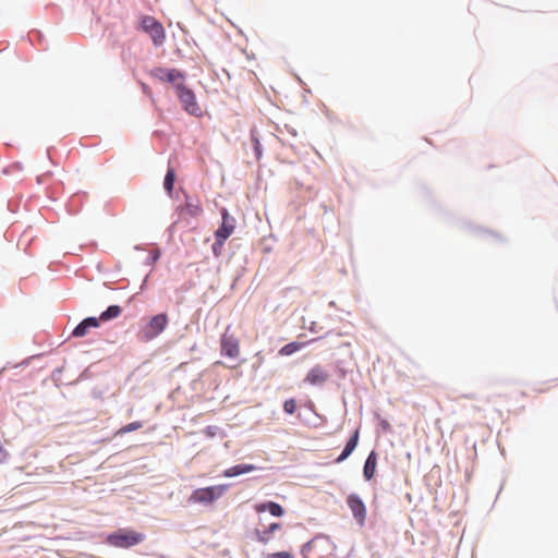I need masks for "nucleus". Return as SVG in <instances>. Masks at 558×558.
Instances as JSON below:
<instances>
[{
    "label": "nucleus",
    "mask_w": 558,
    "mask_h": 558,
    "mask_svg": "<svg viewBox=\"0 0 558 558\" xmlns=\"http://www.w3.org/2000/svg\"><path fill=\"white\" fill-rule=\"evenodd\" d=\"M251 140L254 145V151H255L256 158L259 159L262 156V146H260L259 140L254 133L251 135Z\"/></svg>",
    "instance_id": "b1692460"
},
{
    "label": "nucleus",
    "mask_w": 558,
    "mask_h": 558,
    "mask_svg": "<svg viewBox=\"0 0 558 558\" xmlns=\"http://www.w3.org/2000/svg\"><path fill=\"white\" fill-rule=\"evenodd\" d=\"M9 459L8 450L0 444V463L7 462Z\"/></svg>",
    "instance_id": "a878e982"
},
{
    "label": "nucleus",
    "mask_w": 558,
    "mask_h": 558,
    "mask_svg": "<svg viewBox=\"0 0 558 558\" xmlns=\"http://www.w3.org/2000/svg\"><path fill=\"white\" fill-rule=\"evenodd\" d=\"M328 378V372L323 366L315 365L308 371L304 381L312 386H319L326 383Z\"/></svg>",
    "instance_id": "9d476101"
},
{
    "label": "nucleus",
    "mask_w": 558,
    "mask_h": 558,
    "mask_svg": "<svg viewBox=\"0 0 558 558\" xmlns=\"http://www.w3.org/2000/svg\"><path fill=\"white\" fill-rule=\"evenodd\" d=\"M142 426H143L142 422H140V421H135V422L129 423V424H126L125 426L121 427V428L117 432V434H118V435H124V434H126V433H131V432H133V430H137V429L142 428Z\"/></svg>",
    "instance_id": "aec40b11"
},
{
    "label": "nucleus",
    "mask_w": 558,
    "mask_h": 558,
    "mask_svg": "<svg viewBox=\"0 0 558 558\" xmlns=\"http://www.w3.org/2000/svg\"><path fill=\"white\" fill-rule=\"evenodd\" d=\"M122 308L119 305H111L105 312H102L99 316V322H107L113 318H117L121 315Z\"/></svg>",
    "instance_id": "f3484780"
},
{
    "label": "nucleus",
    "mask_w": 558,
    "mask_h": 558,
    "mask_svg": "<svg viewBox=\"0 0 558 558\" xmlns=\"http://www.w3.org/2000/svg\"><path fill=\"white\" fill-rule=\"evenodd\" d=\"M359 442V429L354 432L351 438L348 440L341 454L335 460L336 463L343 462L356 448Z\"/></svg>",
    "instance_id": "ddd939ff"
},
{
    "label": "nucleus",
    "mask_w": 558,
    "mask_h": 558,
    "mask_svg": "<svg viewBox=\"0 0 558 558\" xmlns=\"http://www.w3.org/2000/svg\"><path fill=\"white\" fill-rule=\"evenodd\" d=\"M99 327V319L96 317H88L82 320L72 331V336L75 338L84 337L89 328Z\"/></svg>",
    "instance_id": "9b49d317"
},
{
    "label": "nucleus",
    "mask_w": 558,
    "mask_h": 558,
    "mask_svg": "<svg viewBox=\"0 0 558 558\" xmlns=\"http://www.w3.org/2000/svg\"><path fill=\"white\" fill-rule=\"evenodd\" d=\"M347 504L357 523L363 525L366 519V507L362 499L357 495L351 494L347 498Z\"/></svg>",
    "instance_id": "6e6552de"
},
{
    "label": "nucleus",
    "mask_w": 558,
    "mask_h": 558,
    "mask_svg": "<svg viewBox=\"0 0 558 558\" xmlns=\"http://www.w3.org/2000/svg\"><path fill=\"white\" fill-rule=\"evenodd\" d=\"M306 343L304 342H290L286 345H283L280 351H279V354L280 355H291L293 354L294 352L301 350L302 348L305 347Z\"/></svg>",
    "instance_id": "a211bd4d"
},
{
    "label": "nucleus",
    "mask_w": 558,
    "mask_h": 558,
    "mask_svg": "<svg viewBox=\"0 0 558 558\" xmlns=\"http://www.w3.org/2000/svg\"><path fill=\"white\" fill-rule=\"evenodd\" d=\"M255 510L256 512H264V511H268L267 509V502H264V504H258L255 506Z\"/></svg>",
    "instance_id": "cd10ccee"
},
{
    "label": "nucleus",
    "mask_w": 558,
    "mask_h": 558,
    "mask_svg": "<svg viewBox=\"0 0 558 558\" xmlns=\"http://www.w3.org/2000/svg\"><path fill=\"white\" fill-rule=\"evenodd\" d=\"M376 464H377V454L375 451H372L366 461H365V464H364V469H363V474H364V477L369 481L374 477V474H375V470H376Z\"/></svg>",
    "instance_id": "dca6fc26"
},
{
    "label": "nucleus",
    "mask_w": 558,
    "mask_h": 558,
    "mask_svg": "<svg viewBox=\"0 0 558 558\" xmlns=\"http://www.w3.org/2000/svg\"><path fill=\"white\" fill-rule=\"evenodd\" d=\"M168 325V316L165 313L153 316L149 322L143 326L138 337L143 341H150L160 335Z\"/></svg>",
    "instance_id": "7ed1b4c3"
},
{
    "label": "nucleus",
    "mask_w": 558,
    "mask_h": 558,
    "mask_svg": "<svg viewBox=\"0 0 558 558\" xmlns=\"http://www.w3.org/2000/svg\"><path fill=\"white\" fill-rule=\"evenodd\" d=\"M257 468L254 464H238L231 466L223 472L225 477H234L241 474H245L255 471Z\"/></svg>",
    "instance_id": "4468645a"
},
{
    "label": "nucleus",
    "mask_w": 558,
    "mask_h": 558,
    "mask_svg": "<svg viewBox=\"0 0 558 558\" xmlns=\"http://www.w3.org/2000/svg\"><path fill=\"white\" fill-rule=\"evenodd\" d=\"M221 226L215 232L216 242L213 245L215 253L218 248L223 246L226 240L233 233L235 229L234 218L229 215V211L226 208L221 209Z\"/></svg>",
    "instance_id": "39448f33"
},
{
    "label": "nucleus",
    "mask_w": 558,
    "mask_h": 558,
    "mask_svg": "<svg viewBox=\"0 0 558 558\" xmlns=\"http://www.w3.org/2000/svg\"><path fill=\"white\" fill-rule=\"evenodd\" d=\"M267 529L272 534L274 532H276V531L281 529V524L275 522V523H271Z\"/></svg>",
    "instance_id": "bb28decb"
},
{
    "label": "nucleus",
    "mask_w": 558,
    "mask_h": 558,
    "mask_svg": "<svg viewBox=\"0 0 558 558\" xmlns=\"http://www.w3.org/2000/svg\"><path fill=\"white\" fill-rule=\"evenodd\" d=\"M296 409V402L294 399H288L283 403V410L288 414H293Z\"/></svg>",
    "instance_id": "5701e85b"
},
{
    "label": "nucleus",
    "mask_w": 558,
    "mask_h": 558,
    "mask_svg": "<svg viewBox=\"0 0 558 558\" xmlns=\"http://www.w3.org/2000/svg\"><path fill=\"white\" fill-rule=\"evenodd\" d=\"M380 425L384 430H390V424L387 421H381Z\"/></svg>",
    "instance_id": "c85d7f7f"
},
{
    "label": "nucleus",
    "mask_w": 558,
    "mask_h": 558,
    "mask_svg": "<svg viewBox=\"0 0 558 558\" xmlns=\"http://www.w3.org/2000/svg\"><path fill=\"white\" fill-rule=\"evenodd\" d=\"M267 558H293V556L288 551H279V553L269 554L267 556Z\"/></svg>",
    "instance_id": "393cba45"
},
{
    "label": "nucleus",
    "mask_w": 558,
    "mask_h": 558,
    "mask_svg": "<svg viewBox=\"0 0 558 558\" xmlns=\"http://www.w3.org/2000/svg\"><path fill=\"white\" fill-rule=\"evenodd\" d=\"M175 90L178 98L189 113L194 116H199L202 113V110L196 101L195 94L192 89L180 83L175 85Z\"/></svg>",
    "instance_id": "423d86ee"
},
{
    "label": "nucleus",
    "mask_w": 558,
    "mask_h": 558,
    "mask_svg": "<svg viewBox=\"0 0 558 558\" xmlns=\"http://www.w3.org/2000/svg\"><path fill=\"white\" fill-rule=\"evenodd\" d=\"M150 76L160 81L175 83L178 80H183L184 74L177 69L155 68L149 72Z\"/></svg>",
    "instance_id": "0eeeda50"
},
{
    "label": "nucleus",
    "mask_w": 558,
    "mask_h": 558,
    "mask_svg": "<svg viewBox=\"0 0 558 558\" xmlns=\"http://www.w3.org/2000/svg\"><path fill=\"white\" fill-rule=\"evenodd\" d=\"M145 534L130 530L119 529L107 536V543L117 548H131L145 541Z\"/></svg>",
    "instance_id": "f257e3e1"
},
{
    "label": "nucleus",
    "mask_w": 558,
    "mask_h": 558,
    "mask_svg": "<svg viewBox=\"0 0 558 558\" xmlns=\"http://www.w3.org/2000/svg\"><path fill=\"white\" fill-rule=\"evenodd\" d=\"M267 509L274 517H282L284 513L283 508L275 501H268Z\"/></svg>",
    "instance_id": "412c9836"
},
{
    "label": "nucleus",
    "mask_w": 558,
    "mask_h": 558,
    "mask_svg": "<svg viewBox=\"0 0 558 558\" xmlns=\"http://www.w3.org/2000/svg\"><path fill=\"white\" fill-rule=\"evenodd\" d=\"M141 28L143 32L149 35L155 46L159 47L163 45L166 39L165 28L162 24L158 22L154 16H142Z\"/></svg>",
    "instance_id": "20e7f679"
},
{
    "label": "nucleus",
    "mask_w": 558,
    "mask_h": 558,
    "mask_svg": "<svg viewBox=\"0 0 558 558\" xmlns=\"http://www.w3.org/2000/svg\"><path fill=\"white\" fill-rule=\"evenodd\" d=\"M329 539L327 537H323V536H318V537H315L313 538L312 541L307 542L306 544L303 545L302 547V555L304 556V558H307L306 555L314 550L315 548L317 547H323V546H329Z\"/></svg>",
    "instance_id": "2eb2a0df"
},
{
    "label": "nucleus",
    "mask_w": 558,
    "mask_h": 558,
    "mask_svg": "<svg viewBox=\"0 0 558 558\" xmlns=\"http://www.w3.org/2000/svg\"><path fill=\"white\" fill-rule=\"evenodd\" d=\"M221 354L231 359H235L240 354L239 340L233 336L225 332L221 338Z\"/></svg>",
    "instance_id": "1a4fd4ad"
},
{
    "label": "nucleus",
    "mask_w": 558,
    "mask_h": 558,
    "mask_svg": "<svg viewBox=\"0 0 558 558\" xmlns=\"http://www.w3.org/2000/svg\"><path fill=\"white\" fill-rule=\"evenodd\" d=\"M229 485L227 484H220V485H214L203 488H197L192 492V494L189 497L190 504H199V505H211L217 499L223 496V494L227 492Z\"/></svg>",
    "instance_id": "f03ea898"
},
{
    "label": "nucleus",
    "mask_w": 558,
    "mask_h": 558,
    "mask_svg": "<svg viewBox=\"0 0 558 558\" xmlns=\"http://www.w3.org/2000/svg\"><path fill=\"white\" fill-rule=\"evenodd\" d=\"M174 181H175L174 169L169 168L167 173H166L165 181H163V187H165V190L167 191V193L169 195L172 194L173 186H174Z\"/></svg>",
    "instance_id": "6ab92c4d"
},
{
    "label": "nucleus",
    "mask_w": 558,
    "mask_h": 558,
    "mask_svg": "<svg viewBox=\"0 0 558 558\" xmlns=\"http://www.w3.org/2000/svg\"><path fill=\"white\" fill-rule=\"evenodd\" d=\"M256 539L259 543L267 544L271 541V533L268 531V529L264 531H256Z\"/></svg>",
    "instance_id": "4be33fe9"
},
{
    "label": "nucleus",
    "mask_w": 558,
    "mask_h": 558,
    "mask_svg": "<svg viewBox=\"0 0 558 558\" xmlns=\"http://www.w3.org/2000/svg\"><path fill=\"white\" fill-rule=\"evenodd\" d=\"M181 213L190 217H198L203 213V206L198 198L186 197L185 205L181 208Z\"/></svg>",
    "instance_id": "f8f14e48"
}]
</instances>
